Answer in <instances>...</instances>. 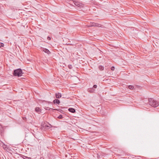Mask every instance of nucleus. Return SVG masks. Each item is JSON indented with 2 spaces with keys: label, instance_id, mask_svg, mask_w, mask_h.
<instances>
[{
  "label": "nucleus",
  "instance_id": "f257e3e1",
  "mask_svg": "<svg viewBox=\"0 0 159 159\" xmlns=\"http://www.w3.org/2000/svg\"><path fill=\"white\" fill-rule=\"evenodd\" d=\"M148 102L151 106L155 107L158 106L159 104L158 102L152 98L149 99Z\"/></svg>",
  "mask_w": 159,
  "mask_h": 159
},
{
  "label": "nucleus",
  "instance_id": "f03ea898",
  "mask_svg": "<svg viewBox=\"0 0 159 159\" xmlns=\"http://www.w3.org/2000/svg\"><path fill=\"white\" fill-rule=\"evenodd\" d=\"M73 2L75 6H76V7L77 9H80L81 8L83 7V4L81 2H77L73 0H70V2L71 3Z\"/></svg>",
  "mask_w": 159,
  "mask_h": 159
},
{
  "label": "nucleus",
  "instance_id": "7ed1b4c3",
  "mask_svg": "<svg viewBox=\"0 0 159 159\" xmlns=\"http://www.w3.org/2000/svg\"><path fill=\"white\" fill-rule=\"evenodd\" d=\"M22 72L21 69L20 68L17 69L15 70L13 73V75L15 76L20 77L22 76Z\"/></svg>",
  "mask_w": 159,
  "mask_h": 159
},
{
  "label": "nucleus",
  "instance_id": "20e7f679",
  "mask_svg": "<svg viewBox=\"0 0 159 159\" xmlns=\"http://www.w3.org/2000/svg\"><path fill=\"white\" fill-rule=\"evenodd\" d=\"M101 25L98 24L97 23H95L94 22H90L89 23L88 26L89 27H92V26H96L98 27H100Z\"/></svg>",
  "mask_w": 159,
  "mask_h": 159
},
{
  "label": "nucleus",
  "instance_id": "39448f33",
  "mask_svg": "<svg viewBox=\"0 0 159 159\" xmlns=\"http://www.w3.org/2000/svg\"><path fill=\"white\" fill-rule=\"evenodd\" d=\"M42 51L44 52L47 53L48 54H50L51 52L48 49L45 48H42L41 49Z\"/></svg>",
  "mask_w": 159,
  "mask_h": 159
},
{
  "label": "nucleus",
  "instance_id": "423d86ee",
  "mask_svg": "<svg viewBox=\"0 0 159 159\" xmlns=\"http://www.w3.org/2000/svg\"><path fill=\"white\" fill-rule=\"evenodd\" d=\"M56 98H59L61 97L62 95L61 93H55Z\"/></svg>",
  "mask_w": 159,
  "mask_h": 159
},
{
  "label": "nucleus",
  "instance_id": "0eeeda50",
  "mask_svg": "<svg viewBox=\"0 0 159 159\" xmlns=\"http://www.w3.org/2000/svg\"><path fill=\"white\" fill-rule=\"evenodd\" d=\"M88 91L90 93H93L95 91V89L93 88H89L88 89Z\"/></svg>",
  "mask_w": 159,
  "mask_h": 159
},
{
  "label": "nucleus",
  "instance_id": "6e6552de",
  "mask_svg": "<svg viewBox=\"0 0 159 159\" xmlns=\"http://www.w3.org/2000/svg\"><path fill=\"white\" fill-rule=\"evenodd\" d=\"M53 102L54 104L57 103V104H59L60 103V100L58 99H55L53 100Z\"/></svg>",
  "mask_w": 159,
  "mask_h": 159
},
{
  "label": "nucleus",
  "instance_id": "1a4fd4ad",
  "mask_svg": "<svg viewBox=\"0 0 159 159\" xmlns=\"http://www.w3.org/2000/svg\"><path fill=\"white\" fill-rule=\"evenodd\" d=\"M69 111L71 112L74 113L75 112V110L74 108H69Z\"/></svg>",
  "mask_w": 159,
  "mask_h": 159
},
{
  "label": "nucleus",
  "instance_id": "9d476101",
  "mask_svg": "<svg viewBox=\"0 0 159 159\" xmlns=\"http://www.w3.org/2000/svg\"><path fill=\"white\" fill-rule=\"evenodd\" d=\"M45 109L46 110H49V111H53V110H55L54 109L52 108H50L48 107H45Z\"/></svg>",
  "mask_w": 159,
  "mask_h": 159
},
{
  "label": "nucleus",
  "instance_id": "9b49d317",
  "mask_svg": "<svg viewBox=\"0 0 159 159\" xmlns=\"http://www.w3.org/2000/svg\"><path fill=\"white\" fill-rule=\"evenodd\" d=\"M35 110L36 112H38V113L40 112H41V110L39 107H36L35 108Z\"/></svg>",
  "mask_w": 159,
  "mask_h": 159
},
{
  "label": "nucleus",
  "instance_id": "f8f14e48",
  "mask_svg": "<svg viewBox=\"0 0 159 159\" xmlns=\"http://www.w3.org/2000/svg\"><path fill=\"white\" fill-rule=\"evenodd\" d=\"M3 131V129L2 125H0V133H2Z\"/></svg>",
  "mask_w": 159,
  "mask_h": 159
},
{
  "label": "nucleus",
  "instance_id": "ddd939ff",
  "mask_svg": "<svg viewBox=\"0 0 159 159\" xmlns=\"http://www.w3.org/2000/svg\"><path fill=\"white\" fill-rule=\"evenodd\" d=\"M98 68L99 69L101 70H103L104 69V67L102 66H98Z\"/></svg>",
  "mask_w": 159,
  "mask_h": 159
},
{
  "label": "nucleus",
  "instance_id": "4468645a",
  "mask_svg": "<svg viewBox=\"0 0 159 159\" xmlns=\"http://www.w3.org/2000/svg\"><path fill=\"white\" fill-rule=\"evenodd\" d=\"M50 125H51L50 127L48 126V125H46L45 126V129H49V128H50L51 127H52V126Z\"/></svg>",
  "mask_w": 159,
  "mask_h": 159
},
{
  "label": "nucleus",
  "instance_id": "2eb2a0df",
  "mask_svg": "<svg viewBox=\"0 0 159 159\" xmlns=\"http://www.w3.org/2000/svg\"><path fill=\"white\" fill-rule=\"evenodd\" d=\"M134 88V87L133 85H129V88L130 89H133Z\"/></svg>",
  "mask_w": 159,
  "mask_h": 159
},
{
  "label": "nucleus",
  "instance_id": "dca6fc26",
  "mask_svg": "<svg viewBox=\"0 0 159 159\" xmlns=\"http://www.w3.org/2000/svg\"><path fill=\"white\" fill-rule=\"evenodd\" d=\"M55 110H57L58 111H59L60 112H61L62 111H63L62 110L59 109H54Z\"/></svg>",
  "mask_w": 159,
  "mask_h": 159
},
{
  "label": "nucleus",
  "instance_id": "f3484780",
  "mask_svg": "<svg viewBox=\"0 0 159 159\" xmlns=\"http://www.w3.org/2000/svg\"><path fill=\"white\" fill-rule=\"evenodd\" d=\"M4 43H0V48L4 46Z\"/></svg>",
  "mask_w": 159,
  "mask_h": 159
},
{
  "label": "nucleus",
  "instance_id": "a211bd4d",
  "mask_svg": "<svg viewBox=\"0 0 159 159\" xmlns=\"http://www.w3.org/2000/svg\"><path fill=\"white\" fill-rule=\"evenodd\" d=\"M3 148L5 149H6L7 148V146L4 144L3 145Z\"/></svg>",
  "mask_w": 159,
  "mask_h": 159
},
{
  "label": "nucleus",
  "instance_id": "6ab92c4d",
  "mask_svg": "<svg viewBox=\"0 0 159 159\" xmlns=\"http://www.w3.org/2000/svg\"><path fill=\"white\" fill-rule=\"evenodd\" d=\"M58 119H62V115H59V116H58Z\"/></svg>",
  "mask_w": 159,
  "mask_h": 159
},
{
  "label": "nucleus",
  "instance_id": "aec40b11",
  "mask_svg": "<svg viewBox=\"0 0 159 159\" xmlns=\"http://www.w3.org/2000/svg\"><path fill=\"white\" fill-rule=\"evenodd\" d=\"M115 69V67L114 66H112L111 68V70L113 71Z\"/></svg>",
  "mask_w": 159,
  "mask_h": 159
},
{
  "label": "nucleus",
  "instance_id": "412c9836",
  "mask_svg": "<svg viewBox=\"0 0 159 159\" xmlns=\"http://www.w3.org/2000/svg\"><path fill=\"white\" fill-rule=\"evenodd\" d=\"M93 88H96L97 87V85H94L93 86Z\"/></svg>",
  "mask_w": 159,
  "mask_h": 159
},
{
  "label": "nucleus",
  "instance_id": "4be33fe9",
  "mask_svg": "<svg viewBox=\"0 0 159 159\" xmlns=\"http://www.w3.org/2000/svg\"><path fill=\"white\" fill-rule=\"evenodd\" d=\"M47 39L48 40H50L51 39V38L49 37V36H48V37H47Z\"/></svg>",
  "mask_w": 159,
  "mask_h": 159
},
{
  "label": "nucleus",
  "instance_id": "5701e85b",
  "mask_svg": "<svg viewBox=\"0 0 159 159\" xmlns=\"http://www.w3.org/2000/svg\"><path fill=\"white\" fill-rule=\"evenodd\" d=\"M69 66V68L70 69H71V66Z\"/></svg>",
  "mask_w": 159,
  "mask_h": 159
},
{
  "label": "nucleus",
  "instance_id": "b1692460",
  "mask_svg": "<svg viewBox=\"0 0 159 159\" xmlns=\"http://www.w3.org/2000/svg\"><path fill=\"white\" fill-rule=\"evenodd\" d=\"M69 66V68L70 69H71V66Z\"/></svg>",
  "mask_w": 159,
  "mask_h": 159
}]
</instances>
